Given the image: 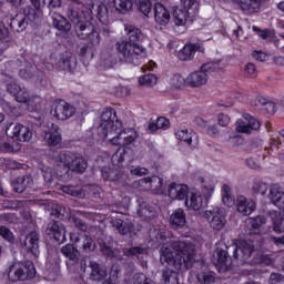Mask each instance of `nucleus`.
Returning a JSON list of instances; mask_svg holds the SVG:
<instances>
[{
  "label": "nucleus",
  "instance_id": "nucleus-1",
  "mask_svg": "<svg viewBox=\"0 0 284 284\" xmlns=\"http://www.w3.org/2000/svg\"><path fill=\"white\" fill-rule=\"evenodd\" d=\"M98 134L101 139H108L112 134H116L111 139L112 145H119V149L112 155L113 165H122L125 159L132 156V145L136 141V131L123 129V122L116 116V110L108 106L102 111L101 123L98 128Z\"/></svg>",
  "mask_w": 284,
  "mask_h": 284
},
{
  "label": "nucleus",
  "instance_id": "nucleus-2",
  "mask_svg": "<svg viewBox=\"0 0 284 284\" xmlns=\"http://www.w3.org/2000/svg\"><path fill=\"white\" fill-rule=\"evenodd\" d=\"M171 247L176 253L174 255L170 248H164L160 257L162 265L174 267V270H183V267L184 270H192L194 267L196 248L192 243L174 241Z\"/></svg>",
  "mask_w": 284,
  "mask_h": 284
},
{
  "label": "nucleus",
  "instance_id": "nucleus-3",
  "mask_svg": "<svg viewBox=\"0 0 284 284\" xmlns=\"http://www.w3.org/2000/svg\"><path fill=\"white\" fill-rule=\"evenodd\" d=\"M128 39L116 43V50L123 54L125 62L131 65H139L141 59H145L148 54L145 48L141 45L143 42V32L139 28L132 26L125 27Z\"/></svg>",
  "mask_w": 284,
  "mask_h": 284
},
{
  "label": "nucleus",
  "instance_id": "nucleus-4",
  "mask_svg": "<svg viewBox=\"0 0 284 284\" xmlns=\"http://www.w3.org/2000/svg\"><path fill=\"white\" fill-rule=\"evenodd\" d=\"M75 28V33L82 40L89 41L80 48L79 57L92 61L94 53L97 52V45L101 43V36L99 34V28L90 21V17L84 18V21L80 22Z\"/></svg>",
  "mask_w": 284,
  "mask_h": 284
},
{
  "label": "nucleus",
  "instance_id": "nucleus-5",
  "mask_svg": "<svg viewBox=\"0 0 284 284\" xmlns=\"http://www.w3.org/2000/svg\"><path fill=\"white\" fill-rule=\"evenodd\" d=\"M34 276H37V268L32 261L14 263L8 271V278L11 283H19V281H32Z\"/></svg>",
  "mask_w": 284,
  "mask_h": 284
},
{
  "label": "nucleus",
  "instance_id": "nucleus-6",
  "mask_svg": "<svg viewBox=\"0 0 284 284\" xmlns=\"http://www.w3.org/2000/svg\"><path fill=\"white\" fill-rule=\"evenodd\" d=\"M59 163L63 164L64 174L68 172H77L78 174H83L88 169V162L79 153L64 152L58 155Z\"/></svg>",
  "mask_w": 284,
  "mask_h": 284
},
{
  "label": "nucleus",
  "instance_id": "nucleus-7",
  "mask_svg": "<svg viewBox=\"0 0 284 284\" xmlns=\"http://www.w3.org/2000/svg\"><path fill=\"white\" fill-rule=\"evenodd\" d=\"M184 9L173 7V21L175 26H185L187 17L194 18L199 14V1L181 0Z\"/></svg>",
  "mask_w": 284,
  "mask_h": 284
},
{
  "label": "nucleus",
  "instance_id": "nucleus-8",
  "mask_svg": "<svg viewBox=\"0 0 284 284\" xmlns=\"http://www.w3.org/2000/svg\"><path fill=\"white\" fill-rule=\"evenodd\" d=\"M39 14L32 7H26L23 13L17 14L11 18L9 27L11 32H23L28 28L29 23L37 21Z\"/></svg>",
  "mask_w": 284,
  "mask_h": 284
},
{
  "label": "nucleus",
  "instance_id": "nucleus-9",
  "mask_svg": "<svg viewBox=\"0 0 284 284\" xmlns=\"http://www.w3.org/2000/svg\"><path fill=\"white\" fill-rule=\"evenodd\" d=\"M204 219L209 221L211 227L213 230H216L217 232H221L227 224V219L225 215V209L221 206H210L204 212Z\"/></svg>",
  "mask_w": 284,
  "mask_h": 284
},
{
  "label": "nucleus",
  "instance_id": "nucleus-10",
  "mask_svg": "<svg viewBox=\"0 0 284 284\" xmlns=\"http://www.w3.org/2000/svg\"><path fill=\"white\" fill-rule=\"evenodd\" d=\"M6 134L10 138V139H16V142L19 143H26L28 141L32 140V129H30L27 125H23L21 123H9L6 125L4 129Z\"/></svg>",
  "mask_w": 284,
  "mask_h": 284
},
{
  "label": "nucleus",
  "instance_id": "nucleus-11",
  "mask_svg": "<svg viewBox=\"0 0 284 284\" xmlns=\"http://www.w3.org/2000/svg\"><path fill=\"white\" fill-rule=\"evenodd\" d=\"M50 114L55 121H68V119L77 114V108L65 100H59L52 104Z\"/></svg>",
  "mask_w": 284,
  "mask_h": 284
},
{
  "label": "nucleus",
  "instance_id": "nucleus-12",
  "mask_svg": "<svg viewBox=\"0 0 284 284\" xmlns=\"http://www.w3.org/2000/svg\"><path fill=\"white\" fill-rule=\"evenodd\" d=\"M233 247L234 261H239L241 265H246L247 261L252 258V254H254V242L242 240Z\"/></svg>",
  "mask_w": 284,
  "mask_h": 284
},
{
  "label": "nucleus",
  "instance_id": "nucleus-13",
  "mask_svg": "<svg viewBox=\"0 0 284 284\" xmlns=\"http://www.w3.org/2000/svg\"><path fill=\"white\" fill-rule=\"evenodd\" d=\"M134 159V151L132 150L131 156L128 159H124L122 161L121 165H116L114 164V162H112V158H111V163L113 165L112 169L110 166H102L101 168V174L102 178L104 179V181H111L112 183H121V176H123V174L121 173V168H123V163H125V161H128V163H132V160Z\"/></svg>",
  "mask_w": 284,
  "mask_h": 284
},
{
  "label": "nucleus",
  "instance_id": "nucleus-14",
  "mask_svg": "<svg viewBox=\"0 0 284 284\" xmlns=\"http://www.w3.org/2000/svg\"><path fill=\"white\" fill-rule=\"evenodd\" d=\"M13 97L18 103H27L29 112H37L41 108V98L39 95L30 97L26 88H20Z\"/></svg>",
  "mask_w": 284,
  "mask_h": 284
},
{
  "label": "nucleus",
  "instance_id": "nucleus-15",
  "mask_svg": "<svg viewBox=\"0 0 284 284\" xmlns=\"http://www.w3.org/2000/svg\"><path fill=\"white\" fill-rule=\"evenodd\" d=\"M244 119L246 122L241 119L235 122V130L239 134H252L253 130L261 129V122L251 114H245Z\"/></svg>",
  "mask_w": 284,
  "mask_h": 284
},
{
  "label": "nucleus",
  "instance_id": "nucleus-16",
  "mask_svg": "<svg viewBox=\"0 0 284 284\" xmlns=\"http://www.w3.org/2000/svg\"><path fill=\"white\" fill-rule=\"evenodd\" d=\"M210 70V64H203L201 71H194L186 77V85L190 88H201L207 83V71Z\"/></svg>",
  "mask_w": 284,
  "mask_h": 284
},
{
  "label": "nucleus",
  "instance_id": "nucleus-17",
  "mask_svg": "<svg viewBox=\"0 0 284 284\" xmlns=\"http://www.w3.org/2000/svg\"><path fill=\"white\" fill-rule=\"evenodd\" d=\"M139 185H145L144 190H152L155 194H165V185L161 176L153 175L143 178L139 181Z\"/></svg>",
  "mask_w": 284,
  "mask_h": 284
},
{
  "label": "nucleus",
  "instance_id": "nucleus-18",
  "mask_svg": "<svg viewBox=\"0 0 284 284\" xmlns=\"http://www.w3.org/2000/svg\"><path fill=\"white\" fill-rule=\"evenodd\" d=\"M47 234L48 236H51L58 243L61 245L62 243H65V226L61 224V222H50L47 227Z\"/></svg>",
  "mask_w": 284,
  "mask_h": 284
},
{
  "label": "nucleus",
  "instance_id": "nucleus-19",
  "mask_svg": "<svg viewBox=\"0 0 284 284\" xmlns=\"http://www.w3.org/2000/svg\"><path fill=\"white\" fill-rule=\"evenodd\" d=\"M168 194L173 201H186L190 194V186L173 182L169 185Z\"/></svg>",
  "mask_w": 284,
  "mask_h": 284
},
{
  "label": "nucleus",
  "instance_id": "nucleus-20",
  "mask_svg": "<svg viewBox=\"0 0 284 284\" xmlns=\"http://www.w3.org/2000/svg\"><path fill=\"white\" fill-rule=\"evenodd\" d=\"M22 250H26L28 254L39 256V233L31 231L27 234L26 240L21 243Z\"/></svg>",
  "mask_w": 284,
  "mask_h": 284
},
{
  "label": "nucleus",
  "instance_id": "nucleus-21",
  "mask_svg": "<svg viewBox=\"0 0 284 284\" xmlns=\"http://www.w3.org/2000/svg\"><path fill=\"white\" fill-rule=\"evenodd\" d=\"M43 138L50 148H57V145H61L63 141L61 129L54 123L51 124V128L48 131H44Z\"/></svg>",
  "mask_w": 284,
  "mask_h": 284
},
{
  "label": "nucleus",
  "instance_id": "nucleus-22",
  "mask_svg": "<svg viewBox=\"0 0 284 284\" xmlns=\"http://www.w3.org/2000/svg\"><path fill=\"white\" fill-rule=\"evenodd\" d=\"M196 52H203V47L199 43H186L178 53L180 61H192Z\"/></svg>",
  "mask_w": 284,
  "mask_h": 284
},
{
  "label": "nucleus",
  "instance_id": "nucleus-23",
  "mask_svg": "<svg viewBox=\"0 0 284 284\" xmlns=\"http://www.w3.org/2000/svg\"><path fill=\"white\" fill-rule=\"evenodd\" d=\"M187 225V217L185 211L181 207L175 209L170 215V227L172 230H181Z\"/></svg>",
  "mask_w": 284,
  "mask_h": 284
},
{
  "label": "nucleus",
  "instance_id": "nucleus-24",
  "mask_svg": "<svg viewBox=\"0 0 284 284\" xmlns=\"http://www.w3.org/2000/svg\"><path fill=\"white\" fill-rule=\"evenodd\" d=\"M216 256L217 271L222 273L230 272V270H232V257L230 256V253L223 248H217Z\"/></svg>",
  "mask_w": 284,
  "mask_h": 284
},
{
  "label": "nucleus",
  "instance_id": "nucleus-25",
  "mask_svg": "<svg viewBox=\"0 0 284 284\" xmlns=\"http://www.w3.org/2000/svg\"><path fill=\"white\" fill-rule=\"evenodd\" d=\"M138 216L143 221H153L156 217V207L148 202H140L136 209Z\"/></svg>",
  "mask_w": 284,
  "mask_h": 284
},
{
  "label": "nucleus",
  "instance_id": "nucleus-26",
  "mask_svg": "<svg viewBox=\"0 0 284 284\" xmlns=\"http://www.w3.org/2000/svg\"><path fill=\"white\" fill-rule=\"evenodd\" d=\"M154 19L159 26H168V23H170V10L161 2L154 4Z\"/></svg>",
  "mask_w": 284,
  "mask_h": 284
},
{
  "label": "nucleus",
  "instance_id": "nucleus-27",
  "mask_svg": "<svg viewBox=\"0 0 284 284\" xmlns=\"http://www.w3.org/2000/svg\"><path fill=\"white\" fill-rule=\"evenodd\" d=\"M51 19L53 28H55V30H59V32H62V34H68V32L72 30V24L70 23V20L61 16L60 13H53Z\"/></svg>",
  "mask_w": 284,
  "mask_h": 284
},
{
  "label": "nucleus",
  "instance_id": "nucleus-28",
  "mask_svg": "<svg viewBox=\"0 0 284 284\" xmlns=\"http://www.w3.org/2000/svg\"><path fill=\"white\" fill-rule=\"evenodd\" d=\"M236 210L243 216H250L256 210V202L252 200L247 201V197L241 195L237 197Z\"/></svg>",
  "mask_w": 284,
  "mask_h": 284
},
{
  "label": "nucleus",
  "instance_id": "nucleus-29",
  "mask_svg": "<svg viewBox=\"0 0 284 284\" xmlns=\"http://www.w3.org/2000/svg\"><path fill=\"white\" fill-rule=\"evenodd\" d=\"M268 199L273 205H276L280 210H284V192L278 184L271 185Z\"/></svg>",
  "mask_w": 284,
  "mask_h": 284
},
{
  "label": "nucleus",
  "instance_id": "nucleus-30",
  "mask_svg": "<svg viewBox=\"0 0 284 284\" xmlns=\"http://www.w3.org/2000/svg\"><path fill=\"white\" fill-rule=\"evenodd\" d=\"M185 206L193 212H199L203 207V195L200 192H191L185 200Z\"/></svg>",
  "mask_w": 284,
  "mask_h": 284
},
{
  "label": "nucleus",
  "instance_id": "nucleus-31",
  "mask_svg": "<svg viewBox=\"0 0 284 284\" xmlns=\"http://www.w3.org/2000/svg\"><path fill=\"white\" fill-rule=\"evenodd\" d=\"M58 68L67 72H74L77 70V58L69 54H61L58 61Z\"/></svg>",
  "mask_w": 284,
  "mask_h": 284
},
{
  "label": "nucleus",
  "instance_id": "nucleus-32",
  "mask_svg": "<svg viewBox=\"0 0 284 284\" xmlns=\"http://www.w3.org/2000/svg\"><path fill=\"white\" fill-rule=\"evenodd\" d=\"M134 1L132 0H112L108 3L109 8H114L115 12H119V14H128L130 10L133 8Z\"/></svg>",
  "mask_w": 284,
  "mask_h": 284
},
{
  "label": "nucleus",
  "instance_id": "nucleus-33",
  "mask_svg": "<svg viewBox=\"0 0 284 284\" xmlns=\"http://www.w3.org/2000/svg\"><path fill=\"white\" fill-rule=\"evenodd\" d=\"M90 267H91V274H90L91 281H103V278H105L108 274L105 271V266L97 262H90Z\"/></svg>",
  "mask_w": 284,
  "mask_h": 284
},
{
  "label": "nucleus",
  "instance_id": "nucleus-34",
  "mask_svg": "<svg viewBox=\"0 0 284 284\" xmlns=\"http://www.w3.org/2000/svg\"><path fill=\"white\" fill-rule=\"evenodd\" d=\"M261 0H242L239 6L241 10L244 12H248L250 14H254L257 10H261Z\"/></svg>",
  "mask_w": 284,
  "mask_h": 284
},
{
  "label": "nucleus",
  "instance_id": "nucleus-35",
  "mask_svg": "<svg viewBox=\"0 0 284 284\" xmlns=\"http://www.w3.org/2000/svg\"><path fill=\"white\" fill-rule=\"evenodd\" d=\"M113 227H115L122 236H126V234H132L134 232V224L125 223L121 219H115L113 221Z\"/></svg>",
  "mask_w": 284,
  "mask_h": 284
},
{
  "label": "nucleus",
  "instance_id": "nucleus-36",
  "mask_svg": "<svg viewBox=\"0 0 284 284\" xmlns=\"http://www.w3.org/2000/svg\"><path fill=\"white\" fill-rule=\"evenodd\" d=\"M263 223H265V219H263L261 215L255 217H247L246 227L250 230L251 234H258Z\"/></svg>",
  "mask_w": 284,
  "mask_h": 284
},
{
  "label": "nucleus",
  "instance_id": "nucleus-37",
  "mask_svg": "<svg viewBox=\"0 0 284 284\" xmlns=\"http://www.w3.org/2000/svg\"><path fill=\"white\" fill-rule=\"evenodd\" d=\"M21 148V143L17 141H0V152H4L6 154H16V152H20Z\"/></svg>",
  "mask_w": 284,
  "mask_h": 284
},
{
  "label": "nucleus",
  "instance_id": "nucleus-38",
  "mask_svg": "<svg viewBox=\"0 0 284 284\" xmlns=\"http://www.w3.org/2000/svg\"><path fill=\"white\" fill-rule=\"evenodd\" d=\"M11 185L17 194H23L27 187H30V180H28L24 175L18 176L14 181H12Z\"/></svg>",
  "mask_w": 284,
  "mask_h": 284
},
{
  "label": "nucleus",
  "instance_id": "nucleus-39",
  "mask_svg": "<svg viewBox=\"0 0 284 284\" xmlns=\"http://www.w3.org/2000/svg\"><path fill=\"white\" fill-rule=\"evenodd\" d=\"M221 194H222V203L226 207H233L234 203H236V200L234 199V196H232V187H230V185L227 184H223Z\"/></svg>",
  "mask_w": 284,
  "mask_h": 284
},
{
  "label": "nucleus",
  "instance_id": "nucleus-40",
  "mask_svg": "<svg viewBox=\"0 0 284 284\" xmlns=\"http://www.w3.org/2000/svg\"><path fill=\"white\" fill-rule=\"evenodd\" d=\"M271 221L273 223V230L276 234H282L284 232V216L281 212L271 213Z\"/></svg>",
  "mask_w": 284,
  "mask_h": 284
},
{
  "label": "nucleus",
  "instance_id": "nucleus-41",
  "mask_svg": "<svg viewBox=\"0 0 284 284\" xmlns=\"http://www.w3.org/2000/svg\"><path fill=\"white\" fill-rule=\"evenodd\" d=\"M77 247H74V244H67L61 247V254L69 258V261H72V263H79V255Z\"/></svg>",
  "mask_w": 284,
  "mask_h": 284
},
{
  "label": "nucleus",
  "instance_id": "nucleus-42",
  "mask_svg": "<svg viewBox=\"0 0 284 284\" xmlns=\"http://www.w3.org/2000/svg\"><path fill=\"white\" fill-rule=\"evenodd\" d=\"M162 281L164 284H179V273L166 268L162 272Z\"/></svg>",
  "mask_w": 284,
  "mask_h": 284
},
{
  "label": "nucleus",
  "instance_id": "nucleus-43",
  "mask_svg": "<svg viewBox=\"0 0 284 284\" xmlns=\"http://www.w3.org/2000/svg\"><path fill=\"white\" fill-rule=\"evenodd\" d=\"M68 17H69L71 23H73L75 26V28L82 21H85V19H88V17H85V13H83V11L79 12L78 10H74V9H70L68 11Z\"/></svg>",
  "mask_w": 284,
  "mask_h": 284
},
{
  "label": "nucleus",
  "instance_id": "nucleus-44",
  "mask_svg": "<svg viewBox=\"0 0 284 284\" xmlns=\"http://www.w3.org/2000/svg\"><path fill=\"white\" fill-rule=\"evenodd\" d=\"M62 192H64V194H69L70 196H75L77 199H83V196H85L83 189L79 186L63 185Z\"/></svg>",
  "mask_w": 284,
  "mask_h": 284
},
{
  "label": "nucleus",
  "instance_id": "nucleus-45",
  "mask_svg": "<svg viewBox=\"0 0 284 284\" xmlns=\"http://www.w3.org/2000/svg\"><path fill=\"white\" fill-rule=\"evenodd\" d=\"M135 6H138L140 12L144 14V17H148L150 12H152V1L150 0H132Z\"/></svg>",
  "mask_w": 284,
  "mask_h": 284
},
{
  "label": "nucleus",
  "instance_id": "nucleus-46",
  "mask_svg": "<svg viewBox=\"0 0 284 284\" xmlns=\"http://www.w3.org/2000/svg\"><path fill=\"white\" fill-rule=\"evenodd\" d=\"M109 17L110 11L108 10V7L105 4L98 6L97 19L100 21V23L108 26Z\"/></svg>",
  "mask_w": 284,
  "mask_h": 284
},
{
  "label": "nucleus",
  "instance_id": "nucleus-47",
  "mask_svg": "<svg viewBox=\"0 0 284 284\" xmlns=\"http://www.w3.org/2000/svg\"><path fill=\"white\" fill-rule=\"evenodd\" d=\"M251 265H272V260L263 253H255L251 261Z\"/></svg>",
  "mask_w": 284,
  "mask_h": 284
},
{
  "label": "nucleus",
  "instance_id": "nucleus-48",
  "mask_svg": "<svg viewBox=\"0 0 284 284\" xmlns=\"http://www.w3.org/2000/svg\"><path fill=\"white\" fill-rule=\"evenodd\" d=\"M175 136L179 141L186 143V145H192V132L187 129H181L175 131Z\"/></svg>",
  "mask_w": 284,
  "mask_h": 284
},
{
  "label": "nucleus",
  "instance_id": "nucleus-49",
  "mask_svg": "<svg viewBox=\"0 0 284 284\" xmlns=\"http://www.w3.org/2000/svg\"><path fill=\"white\" fill-rule=\"evenodd\" d=\"M252 190L254 194H261V196H265V194H267V190H270V184L263 181H255L253 183Z\"/></svg>",
  "mask_w": 284,
  "mask_h": 284
},
{
  "label": "nucleus",
  "instance_id": "nucleus-50",
  "mask_svg": "<svg viewBox=\"0 0 284 284\" xmlns=\"http://www.w3.org/2000/svg\"><path fill=\"white\" fill-rule=\"evenodd\" d=\"M81 239V248L83 250V252H93V250L97 247L94 240L85 234H83Z\"/></svg>",
  "mask_w": 284,
  "mask_h": 284
},
{
  "label": "nucleus",
  "instance_id": "nucleus-51",
  "mask_svg": "<svg viewBox=\"0 0 284 284\" xmlns=\"http://www.w3.org/2000/svg\"><path fill=\"white\" fill-rule=\"evenodd\" d=\"M171 83L175 90H181V88L187 85V78L185 79L180 73H175L171 79Z\"/></svg>",
  "mask_w": 284,
  "mask_h": 284
},
{
  "label": "nucleus",
  "instance_id": "nucleus-52",
  "mask_svg": "<svg viewBox=\"0 0 284 284\" xmlns=\"http://www.w3.org/2000/svg\"><path fill=\"white\" fill-rule=\"evenodd\" d=\"M197 281L203 284H212L215 283L216 277L212 272H201L197 274Z\"/></svg>",
  "mask_w": 284,
  "mask_h": 284
},
{
  "label": "nucleus",
  "instance_id": "nucleus-53",
  "mask_svg": "<svg viewBox=\"0 0 284 284\" xmlns=\"http://www.w3.org/2000/svg\"><path fill=\"white\" fill-rule=\"evenodd\" d=\"M156 81L158 78L154 74H145L139 78L140 85H148V88H152V85H155Z\"/></svg>",
  "mask_w": 284,
  "mask_h": 284
},
{
  "label": "nucleus",
  "instance_id": "nucleus-54",
  "mask_svg": "<svg viewBox=\"0 0 284 284\" xmlns=\"http://www.w3.org/2000/svg\"><path fill=\"white\" fill-rule=\"evenodd\" d=\"M261 105H264V110L267 112V114H276V104L272 101H267L265 98L258 99Z\"/></svg>",
  "mask_w": 284,
  "mask_h": 284
},
{
  "label": "nucleus",
  "instance_id": "nucleus-55",
  "mask_svg": "<svg viewBox=\"0 0 284 284\" xmlns=\"http://www.w3.org/2000/svg\"><path fill=\"white\" fill-rule=\"evenodd\" d=\"M141 254H145V248H143V246H132L124 250L125 256H141Z\"/></svg>",
  "mask_w": 284,
  "mask_h": 284
},
{
  "label": "nucleus",
  "instance_id": "nucleus-56",
  "mask_svg": "<svg viewBox=\"0 0 284 284\" xmlns=\"http://www.w3.org/2000/svg\"><path fill=\"white\" fill-rule=\"evenodd\" d=\"M244 74L248 78V79H256L258 71H256V65H254V63L248 62L245 68H244Z\"/></svg>",
  "mask_w": 284,
  "mask_h": 284
},
{
  "label": "nucleus",
  "instance_id": "nucleus-57",
  "mask_svg": "<svg viewBox=\"0 0 284 284\" xmlns=\"http://www.w3.org/2000/svg\"><path fill=\"white\" fill-rule=\"evenodd\" d=\"M0 236L8 241V243H14V234L8 229V226H0Z\"/></svg>",
  "mask_w": 284,
  "mask_h": 284
},
{
  "label": "nucleus",
  "instance_id": "nucleus-58",
  "mask_svg": "<svg viewBox=\"0 0 284 284\" xmlns=\"http://www.w3.org/2000/svg\"><path fill=\"white\" fill-rule=\"evenodd\" d=\"M3 164L6 170H21V168H23V164L12 159H3Z\"/></svg>",
  "mask_w": 284,
  "mask_h": 284
},
{
  "label": "nucleus",
  "instance_id": "nucleus-59",
  "mask_svg": "<svg viewBox=\"0 0 284 284\" xmlns=\"http://www.w3.org/2000/svg\"><path fill=\"white\" fill-rule=\"evenodd\" d=\"M252 30L253 32H256L260 39H263L264 41L266 39H270V37H272V31H270V29H261L256 26H253Z\"/></svg>",
  "mask_w": 284,
  "mask_h": 284
},
{
  "label": "nucleus",
  "instance_id": "nucleus-60",
  "mask_svg": "<svg viewBox=\"0 0 284 284\" xmlns=\"http://www.w3.org/2000/svg\"><path fill=\"white\" fill-rule=\"evenodd\" d=\"M100 252L109 258H114V251L112 250V246L108 245L106 243L100 244Z\"/></svg>",
  "mask_w": 284,
  "mask_h": 284
},
{
  "label": "nucleus",
  "instance_id": "nucleus-61",
  "mask_svg": "<svg viewBox=\"0 0 284 284\" xmlns=\"http://www.w3.org/2000/svg\"><path fill=\"white\" fill-rule=\"evenodd\" d=\"M131 174H134L135 176H145L150 174V170L143 166H131Z\"/></svg>",
  "mask_w": 284,
  "mask_h": 284
},
{
  "label": "nucleus",
  "instance_id": "nucleus-62",
  "mask_svg": "<svg viewBox=\"0 0 284 284\" xmlns=\"http://www.w3.org/2000/svg\"><path fill=\"white\" fill-rule=\"evenodd\" d=\"M43 8H48L50 10H54L57 8H61V0H42Z\"/></svg>",
  "mask_w": 284,
  "mask_h": 284
},
{
  "label": "nucleus",
  "instance_id": "nucleus-63",
  "mask_svg": "<svg viewBox=\"0 0 284 284\" xmlns=\"http://www.w3.org/2000/svg\"><path fill=\"white\" fill-rule=\"evenodd\" d=\"M149 281L150 278H148L143 273H136L132 278L133 284H146Z\"/></svg>",
  "mask_w": 284,
  "mask_h": 284
},
{
  "label": "nucleus",
  "instance_id": "nucleus-64",
  "mask_svg": "<svg viewBox=\"0 0 284 284\" xmlns=\"http://www.w3.org/2000/svg\"><path fill=\"white\" fill-rule=\"evenodd\" d=\"M270 283L271 284H283L284 283V275L281 273H272L270 275Z\"/></svg>",
  "mask_w": 284,
  "mask_h": 284
}]
</instances>
